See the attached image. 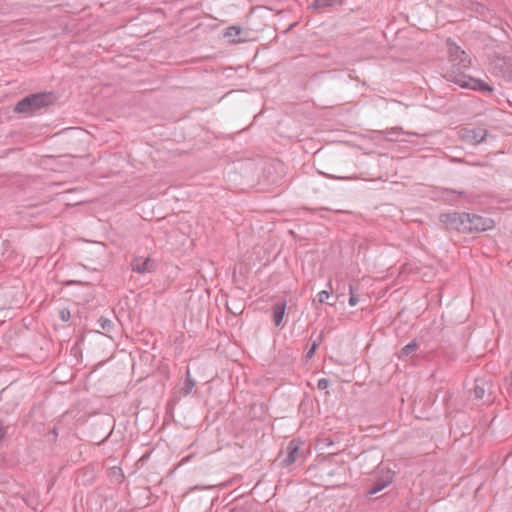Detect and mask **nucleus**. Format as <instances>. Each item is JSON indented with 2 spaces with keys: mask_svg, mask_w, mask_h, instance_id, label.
I'll return each instance as SVG.
<instances>
[{
  "mask_svg": "<svg viewBox=\"0 0 512 512\" xmlns=\"http://www.w3.org/2000/svg\"><path fill=\"white\" fill-rule=\"evenodd\" d=\"M446 43L449 59L452 62V69L445 75L446 79L462 88L487 93L493 92L494 88L488 83L464 73L463 70L471 66V58L466 51L462 50L451 39H447Z\"/></svg>",
  "mask_w": 512,
  "mask_h": 512,
  "instance_id": "nucleus-1",
  "label": "nucleus"
},
{
  "mask_svg": "<svg viewBox=\"0 0 512 512\" xmlns=\"http://www.w3.org/2000/svg\"><path fill=\"white\" fill-rule=\"evenodd\" d=\"M57 100L53 92H38L25 96L14 107L18 114L33 115L41 109L46 108Z\"/></svg>",
  "mask_w": 512,
  "mask_h": 512,
  "instance_id": "nucleus-2",
  "label": "nucleus"
},
{
  "mask_svg": "<svg viewBox=\"0 0 512 512\" xmlns=\"http://www.w3.org/2000/svg\"><path fill=\"white\" fill-rule=\"evenodd\" d=\"M439 221L445 225L446 229L468 233V213L466 212L442 213Z\"/></svg>",
  "mask_w": 512,
  "mask_h": 512,
  "instance_id": "nucleus-3",
  "label": "nucleus"
},
{
  "mask_svg": "<svg viewBox=\"0 0 512 512\" xmlns=\"http://www.w3.org/2000/svg\"><path fill=\"white\" fill-rule=\"evenodd\" d=\"M394 478V471L390 468L378 466L375 479L366 488V495L372 496L390 485Z\"/></svg>",
  "mask_w": 512,
  "mask_h": 512,
  "instance_id": "nucleus-4",
  "label": "nucleus"
},
{
  "mask_svg": "<svg viewBox=\"0 0 512 512\" xmlns=\"http://www.w3.org/2000/svg\"><path fill=\"white\" fill-rule=\"evenodd\" d=\"M495 226L493 219L477 214L468 213V233H480Z\"/></svg>",
  "mask_w": 512,
  "mask_h": 512,
  "instance_id": "nucleus-5",
  "label": "nucleus"
},
{
  "mask_svg": "<svg viewBox=\"0 0 512 512\" xmlns=\"http://www.w3.org/2000/svg\"><path fill=\"white\" fill-rule=\"evenodd\" d=\"M301 444V441L297 439H292L291 441H289L286 449L280 451L279 458H282V466L288 467L296 461Z\"/></svg>",
  "mask_w": 512,
  "mask_h": 512,
  "instance_id": "nucleus-6",
  "label": "nucleus"
},
{
  "mask_svg": "<svg viewBox=\"0 0 512 512\" xmlns=\"http://www.w3.org/2000/svg\"><path fill=\"white\" fill-rule=\"evenodd\" d=\"M131 269L138 274L152 273L157 268V263L150 257L142 258L134 256L131 263Z\"/></svg>",
  "mask_w": 512,
  "mask_h": 512,
  "instance_id": "nucleus-7",
  "label": "nucleus"
},
{
  "mask_svg": "<svg viewBox=\"0 0 512 512\" xmlns=\"http://www.w3.org/2000/svg\"><path fill=\"white\" fill-rule=\"evenodd\" d=\"M461 137L468 144L478 145L485 141L487 130L483 128L463 129Z\"/></svg>",
  "mask_w": 512,
  "mask_h": 512,
  "instance_id": "nucleus-8",
  "label": "nucleus"
},
{
  "mask_svg": "<svg viewBox=\"0 0 512 512\" xmlns=\"http://www.w3.org/2000/svg\"><path fill=\"white\" fill-rule=\"evenodd\" d=\"M493 72L503 78H510L512 75V64L506 57H497L493 62Z\"/></svg>",
  "mask_w": 512,
  "mask_h": 512,
  "instance_id": "nucleus-9",
  "label": "nucleus"
},
{
  "mask_svg": "<svg viewBox=\"0 0 512 512\" xmlns=\"http://www.w3.org/2000/svg\"><path fill=\"white\" fill-rule=\"evenodd\" d=\"M287 302L285 299H282L276 302L272 306V320L276 327H284V317L286 314Z\"/></svg>",
  "mask_w": 512,
  "mask_h": 512,
  "instance_id": "nucleus-10",
  "label": "nucleus"
},
{
  "mask_svg": "<svg viewBox=\"0 0 512 512\" xmlns=\"http://www.w3.org/2000/svg\"><path fill=\"white\" fill-rule=\"evenodd\" d=\"M246 32L240 26H230L226 28L224 37L228 38L231 43H242L247 40Z\"/></svg>",
  "mask_w": 512,
  "mask_h": 512,
  "instance_id": "nucleus-11",
  "label": "nucleus"
},
{
  "mask_svg": "<svg viewBox=\"0 0 512 512\" xmlns=\"http://www.w3.org/2000/svg\"><path fill=\"white\" fill-rule=\"evenodd\" d=\"M380 136L390 142H396L402 134L401 128H391L379 132Z\"/></svg>",
  "mask_w": 512,
  "mask_h": 512,
  "instance_id": "nucleus-12",
  "label": "nucleus"
},
{
  "mask_svg": "<svg viewBox=\"0 0 512 512\" xmlns=\"http://www.w3.org/2000/svg\"><path fill=\"white\" fill-rule=\"evenodd\" d=\"M342 0H313L310 8L314 10L332 7L335 5H341Z\"/></svg>",
  "mask_w": 512,
  "mask_h": 512,
  "instance_id": "nucleus-13",
  "label": "nucleus"
},
{
  "mask_svg": "<svg viewBox=\"0 0 512 512\" xmlns=\"http://www.w3.org/2000/svg\"><path fill=\"white\" fill-rule=\"evenodd\" d=\"M324 338V331H322L310 344V347L306 352V358L311 359L315 355L319 345L324 341Z\"/></svg>",
  "mask_w": 512,
  "mask_h": 512,
  "instance_id": "nucleus-14",
  "label": "nucleus"
},
{
  "mask_svg": "<svg viewBox=\"0 0 512 512\" xmlns=\"http://www.w3.org/2000/svg\"><path fill=\"white\" fill-rule=\"evenodd\" d=\"M195 386V381L194 379L191 377V374H190V371L187 370L186 372V378H185V381H184V384L180 390V394L182 396H187L191 393L193 387Z\"/></svg>",
  "mask_w": 512,
  "mask_h": 512,
  "instance_id": "nucleus-15",
  "label": "nucleus"
},
{
  "mask_svg": "<svg viewBox=\"0 0 512 512\" xmlns=\"http://www.w3.org/2000/svg\"><path fill=\"white\" fill-rule=\"evenodd\" d=\"M418 348V343L415 341V340H412L411 342H409L407 345H405L400 353H399V358H404V357H408L410 355H412L416 349Z\"/></svg>",
  "mask_w": 512,
  "mask_h": 512,
  "instance_id": "nucleus-16",
  "label": "nucleus"
},
{
  "mask_svg": "<svg viewBox=\"0 0 512 512\" xmlns=\"http://www.w3.org/2000/svg\"><path fill=\"white\" fill-rule=\"evenodd\" d=\"M473 393L475 399H482L485 394L484 382L481 380H475V385L473 387Z\"/></svg>",
  "mask_w": 512,
  "mask_h": 512,
  "instance_id": "nucleus-17",
  "label": "nucleus"
},
{
  "mask_svg": "<svg viewBox=\"0 0 512 512\" xmlns=\"http://www.w3.org/2000/svg\"><path fill=\"white\" fill-rule=\"evenodd\" d=\"M98 324L105 331H111V329L114 326V323L109 318L104 317V316H101L98 319Z\"/></svg>",
  "mask_w": 512,
  "mask_h": 512,
  "instance_id": "nucleus-18",
  "label": "nucleus"
},
{
  "mask_svg": "<svg viewBox=\"0 0 512 512\" xmlns=\"http://www.w3.org/2000/svg\"><path fill=\"white\" fill-rule=\"evenodd\" d=\"M330 297H331V294L326 290H322L317 294V299H318L319 303H321V304L327 303L328 305L333 306L334 303H330L327 301Z\"/></svg>",
  "mask_w": 512,
  "mask_h": 512,
  "instance_id": "nucleus-19",
  "label": "nucleus"
},
{
  "mask_svg": "<svg viewBox=\"0 0 512 512\" xmlns=\"http://www.w3.org/2000/svg\"><path fill=\"white\" fill-rule=\"evenodd\" d=\"M349 293H350V297H349V305L350 306H355L357 305V303L359 302V298L358 296H356L353 292V285H349Z\"/></svg>",
  "mask_w": 512,
  "mask_h": 512,
  "instance_id": "nucleus-20",
  "label": "nucleus"
},
{
  "mask_svg": "<svg viewBox=\"0 0 512 512\" xmlns=\"http://www.w3.org/2000/svg\"><path fill=\"white\" fill-rule=\"evenodd\" d=\"M59 318L63 321V322H67L70 320L71 318V313L69 311V309L67 308H63L59 311Z\"/></svg>",
  "mask_w": 512,
  "mask_h": 512,
  "instance_id": "nucleus-21",
  "label": "nucleus"
},
{
  "mask_svg": "<svg viewBox=\"0 0 512 512\" xmlns=\"http://www.w3.org/2000/svg\"><path fill=\"white\" fill-rule=\"evenodd\" d=\"M505 389L509 395L512 394V371L508 376L505 377Z\"/></svg>",
  "mask_w": 512,
  "mask_h": 512,
  "instance_id": "nucleus-22",
  "label": "nucleus"
},
{
  "mask_svg": "<svg viewBox=\"0 0 512 512\" xmlns=\"http://www.w3.org/2000/svg\"><path fill=\"white\" fill-rule=\"evenodd\" d=\"M330 380L328 378H321L317 382V387L320 390H325L330 386Z\"/></svg>",
  "mask_w": 512,
  "mask_h": 512,
  "instance_id": "nucleus-23",
  "label": "nucleus"
},
{
  "mask_svg": "<svg viewBox=\"0 0 512 512\" xmlns=\"http://www.w3.org/2000/svg\"><path fill=\"white\" fill-rule=\"evenodd\" d=\"M7 433V426L4 424L3 420H0V442L4 439Z\"/></svg>",
  "mask_w": 512,
  "mask_h": 512,
  "instance_id": "nucleus-24",
  "label": "nucleus"
},
{
  "mask_svg": "<svg viewBox=\"0 0 512 512\" xmlns=\"http://www.w3.org/2000/svg\"><path fill=\"white\" fill-rule=\"evenodd\" d=\"M329 178H332V179H345V180H348V179H351V177H342V176H329Z\"/></svg>",
  "mask_w": 512,
  "mask_h": 512,
  "instance_id": "nucleus-25",
  "label": "nucleus"
},
{
  "mask_svg": "<svg viewBox=\"0 0 512 512\" xmlns=\"http://www.w3.org/2000/svg\"><path fill=\"white\" fill-rule=\"evenodd\" d=\"M50 433L53 434L54 437H57L58 436L57 428H53Z\"/></svg>",
  "mask_w": 512,
  "mask_h": 512,
  "instance_id": "nucleus-26",
  "label": "nucleus"
},
{
  "mask_svg": "<svg viewBox=\"0 0 512 512\" xmlns=\"http://www.w3.org/2000/svg\"><path fill=\"white\" fill-rule=\"evenodd\" d=\"M335 473H336V470H331V471L328 472V475L329 476H333Z\"/></svg>",
  "mask_w": 512,
  "mask_h": 512,
  "instance_id": "nucleus-27",
  "label": "nucleus"
}]
</instances>
